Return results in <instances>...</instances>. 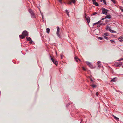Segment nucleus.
<instances>
[{
  "instance_id": "42",
  "label": "nucleus",
  "mask_w": 123,
  "mask_h": 123,
  "mask_svg": "<svg viewBox=\"0 0 123 123\" xmlns=\"http://www.w3.org/2000/svg\"><path fill=\"white\" fill-rule=\"evenodd\" d=\"M87 17V15L86 14H85V18H86Z\"/></svg>"
},
{
  "instance_id": "18",
  "label": "nucleus",
  "mask_w": 123,
  "mask_h": 123,
  "mask_svg": "<svg viewBox=\"0 0 123 123\" xmlns=\"http://www.w3.org/2000/svg\"><path fill=\"white\" fill-rule=\"evenodd\" d=\"M75 60L77 62H78V60H79V61H80V59H79L78 57H75Z\"/></svg>"
},
{
  "instance_id": "41",
  "label": "nucleus",
  "mask_w": 123,
  "mask_h": 123,
  "mask_svg": "<svg viewBox=\"0 0 123 123\" xmlns=\"http://www.w3.org/2000/svg\"><path fill=\"white\" fill-rule=\"evenodd\" d=\"M98 64V66L99 67H100L101 66V64Z\"/></svg>"
},
{
  "instance_id": "24",
  "label": "nucleus",
  "mask_w": 123,
  "mask_h": 123,
  "mask_svg": "<svg viewBox=\"0 0 123 123\" xmlns=\"http://www.w3.org/2000/svg\"><path fill=\"white\" fill-rule=\"evenodd\" d=\"M57 31L56 32H59L60 31V29L59 27H57Z\"/></svg>"
},
{
  "instance_id": "45",
  "label": "nucleus",
  "mask_w": 123,
  "mask_h": 123,
  "mask_svg": "<svg viewBox=\"0 0 123 123\" xmlns=\"http://www.w3.org/2000/svg\"><path fill=\"white\" fill-rule=\"evenodd\" d=\"M98 24V23L97 22H96V23H95L93 24V25H95V24Z\"/></svg>"
},
{
  "instance_id": "43",
  "label": "nucleus",
  "mask_w": 123,
  "mask_h": 123,
  "mask_svg": "<svg viewBox=\"0 0 123 123\" xmlns=\"http://www.w3.org/2000/svg\"><path fill=\"white\" fill-rule=\"evenodd\" d=\"M105 19H106L105 17V18H103L101 19V20H103Z\"/></svg>"
},
{
  "instance_id": "36",
  "label": "nucleus",
  "mask_w": 123,
  "mask_h": 123,
  "mask_svg": "<svg viewBox=\"0 0 123 123\" xmlns=\"http://www.w3.org/2000/svg\"><path fill=\"white\" fill-rule=\"evenodd\" d=\"M70 105V103H69L67 105H66V107H67Z\"/></svg>"
},
{
  "instance_id": "52",
  "label": "nucleus",
  "mask_w": 123,
  "mask_h": 123,
  "mask_svg": "<svg viewBox=\"0 0 123 123\" xmlns=\"http://www.w3.org/2000/svg\"><path fill=\"white\" fill-rule=\"evenodd\" d=\"M103 0H101V2H102V1H103Z\"/></svg>"
},
{
  "instance_id": "50",
  "label": "nucleus",
  "mask_w": 123,
  "mask_h": 123,
  "mask_svg": "<svg viewBox=\"0 0 123 123\" xmlns=\"http://www.w3.org/2000/svg\"><path fill=\"white\" fill-rule=\"evenodd\" d=\"M105 22H108V21H107V20H106V21H105Z\"/></svg>"
},
{
  "instance_id": "26",
  "label": "nucleus",
  "mask_w": 123,
  "mask_h": 123,
  "mask_svg": "<svg viewBox=\"0 0 123 123\" xmlns=\"http://www.w3.org/2000/svg\"><path fill=\"white\" fill-rule=\"evenodd\" d=\"M103 36L104 39H106L107 40H108V38L107 37H106V36Z\"/></svg>"
},
{
  "instance_id": "39",
  "label": "nucleus",
  "mask_w": 123,
  "mask_h": 123,
  "mask_svg": "<svg viewBox=\"0 0 123 123\" xmlns=\"http://www.w3.org/2000/svg\"><path fill=\"white\" fill-rule=\"evenodd\" d=\"M82 69L84 71L86 70V69H85V68L84 67H82Z\"/></svg>"
},
{
  "instance_id": "23",
  "label": "nucleus",
  "mask_w": 123,
  "mask_h": 123,
  "mask_svg": "<svg viewBox=\"0 0 123 123\" xmlns=\"http://www.w3.org/2000/svg\"><path fill=\"white\" fill-rule=\"evenodd\" d=\"M26 38L27 41H30L31 40V39L30 37H26Z\"/></svg>"
},
{
  "instance_id": "15",
  "label": "nucleus",
  "mask_w": 123,
  "mask_h": 123,
  "mask_svg": "<svg viewBox=\"0 0 123 123\" xmlns=\"http://www.w3.org/2000/svg\"><path fill=\"white\" fill-rule=\"evenodd\" d=\"M53 63L56 65H57V62L55 60L54 61H53Z\"/></svg>"
},
{
  "instance_id": "40",
  "label": "nucleus",
  "mask_w": 123,
  "mask_h": 123,
  "mask_svg": "<svg viewBox=\"0 0 123 123\" xmlns=\"http://www.w3.org/2000/svg\"><path fill=\"white\" fill-rule=\"evenodd\" d=\"M123 59H122V58H121V59H120L119 60H117V61H121V60H122Z\"/></svg>"
},
{
  "instance_id": "48",
  "label": "nucleus",
  "mask_w": 123,
  "mask_h": 123,
  "mask_svg": "<svg viewBox=\"0 0 123 123\" xmlns=\"http://www.w3.org/2000/svg\"><path fill=\"white\" fill-rule=\"evenodd\" d=\"M42 19H43V15H42Z\"/></svg>"
},
{
  "instance_id": "4",
  "label": "nucleus",
  "mask_w": 123,
  "mask_h": 123,
  "mask_svg": "<svg viewBox=\"0 0 123 123\" xmlns=\"http://www.w3.org/2000/svg\"><path fill=\"white\" fill-rule=\"evenodd\" d=\"M22 34L23 35L25 36H28V32L26 30L22 32Z\"/></svg>"
},
{
  "instance_id": "16",
  "label": "nucleus",
  "mask_w": 123,
  "mask_h": 123,
  "mask_svg": "<svg viewBox=\"0 0 123 123\" xmlns=\"http://www.w3.org/2000/svg\"><path fill=\"white\" fill-rule=\"evenodd\" d=\"M109 36V34L108 33L106 32L103 34V36Z\"/></svg>"
},
{
  "instance_id": "46",
  "label": "nucleus",
  "mask_w": 123,
  "mask_h": 123,
  "mask_svg": "<svg viewBox=\"0 0 123 123\" xmlns=\"http://www.w3.org/2000/svg\"><path fill=\"white\" fill-rule=\"evenodd\" d=\"M101 22V20H100L98 21V22H97L98 23V24L99 23Z\"/></svg>"
},
{
  "instance_id": "32",
  "label": "nucleus",
  "mask_w": 123,
  "mask_h": 123,
  "mask_svg": "<svg viewBox=\"0 0 123 123\" xmlns=\"http://www.w3.org/2000/svg\"><path fill=\"white\" fill-rule=\"evenodd\" d=\"M101 62L100 61H98L97 62V64H100Z\"/></svg>"
},
{
  "instance_id": "35",
  "label": "nucleus",
  "mask_w": 123,
  "mask_h": 123,
  "mask_svg": "<svg viewBox=\"0 0 123 123\" xmlns=\"http://www.w3.org/2000/svg\"><path fill=\"white\" fill-rule=\"evenodd\" d=\"M33 42V41L31 40V41H30L29 43L31 44H32V43Z\"/></svg>"
},
{
  "instance_id": "8",
  "label": "nucleus",
  "mask_w": 123,
  "mask_h": 123,
  "mask_svg": "<svg viewBox=\"0 0 123 123\" xmlns=\"http://www.w3.org/2000/svg\"><path fill=\"white\" fill-rule=\"evenodd\" d=\"M31 18H36L35 15L34 13L31 14Z\"/></svg>"
},
{
  "instance_id": "44",
  "label": "nucleus",
  "mask_w": 123,
  "mask_h": 123,
  "mask_svg": "<svg viewBox=\"0 0 123 123\" xmlns=\"http://www.w3.org/2000/svg\"><path fill=\"white\" fill-rule=\"evenodd\" d=\"M96 95L97 96H98V92H96Z\"/></svg>"
},
{
  "instance_id": "37",
  "label": "nucleus",
  "mask_w": 123,
  "mask_h": 123,
  "mask_svg": "<svg viewBox=\"0 0 123 123\" xmlns=\"http://www.w3.org/2000/svg\"><path fill=\"white\" fill-rule=\"evenodd\" d=\"M60 56H61V59H62V58H63V55H62V54H61L60 55Z\"/></svg>"
},
{
  "instance_id": "14",
  "label": "nucleus",
  "mask_w": 123,
  "mask_h": 123,
  "mask_svg": "<svg viewBox=\"0 0 123 123\" xmlns=\"http://www.w3.org/2000/svg\"><path fill=\"white\" fill-rule=\"evenodd\" d=\"M50 29L49 28H47L46 29V32L48 33H49L50 32Z\"/></svg>"
},
{
  "instance_id": "11",
  "label": "nucleus",
  "mask_w": 123,
  "mask_h": 123,
  "mask_svg": "<svg viewBox=\"0 0 123 123\" xmlns=\"http://www.w3.org/2000/svg\"><path fill=\"white\" fill-rule=\"evenodd\" d=\"M112 116L117 121H119V119L118 117H117L116 116H115L113 115Z\"/></svg>"
},
{
  "instance_id": "20",
  "label": "nucleus",
  "mask_w": 123,
  "mask_h": 123,
  "mask_svg": "<svg viewBox=\"0 0 123 123\" xmlns=\"http://www.w3.org/2000/svg\"><path fill=\"white\" fill-rule=\"evenodd\" d=\"M115 79H116V78H113L111 80V81L113 82H115L116 80Z\"/></svg>"
},
{
  "instance_id": "56",
  "label": "nucleus",
  "mask_w": 123,
  "mask_h": 123,
  "mask_svg": "<svg viewBox=\"0 0 123 123\" xmlns=\"http://www.w3.org/2000/svg\"><path fill=\"white\" fill-rule=\"evenodd\" d=\"M64 3H65V4L66 3L65 2H64Z\"/></svg>"
},
{
  "instance_id": "9",
  "label": "nucleus",
  "mask_w": 123,
  "mask_h": 123,
  "mask_svg": "<svg viewBox=\"0 0 123 123\" xmlns=\"http://www.w3.org/2000/svg\"><path fill=\"white\" fill-rule=\"evenodd\" d=\"M106 15V16L105 17L106 19H110L111 18V16L110 15H107V14Z\"/></svg>"
},
{
  "instance_id": "7",
  "label": "nucleus",
  "mask_w": 123,
  "mask_h": 123,
  "mask_svg": "<svg viewBox=\"0 0 123 123\" xmlns=\"http://www.w3.org/2000/svg\"><path fill=\"white\" fill-rule=\"evenodd\" d=\"M93 4L94 5H95V6H99V4L97 3L96 1H93Z\"/></svg>"
},
{
  "instance_id": "47",
  "label": "nucleus",
  "mask_w": 123,
  "mask_h": 123,
  "mask_svg": "<svg viewBox=\"0 0 123 123\" xmlns=\"http://www.w3.org/2000/svg\"><path fill=\"white\" fill-rule=\"evenodd\" d=\"M90 80H91V81H92V82L93 81V80L92 79H90Z\"/></svg>"
},
{
  "instance_id": "10",
  "label": "nucleus",
  "mask_w": 123,
  "mask_h": 123,
  "mask_svg": "<svg viewBox=\"0 0 123 123\" xmlns=\"http://www.w3.org/2000/svg\"><path fill=\"white\" fill-rule=\"evenodd\" d=\"M117 66L120 67L121 66V65L122 64V63L121 62H118L117 63Z\"/></svg>"
},
{
  "instance_id": "29",
  "label": "nucleus",
  "mask_w": 123,
  "mask_h": 123,
  "mask_svg": "<svg viewBox=\"0 0 123 123\" xmlns=\"http://www.w3.org/2000/svg\"><path fill=\"white\" fill-rule=\"evenodd\" d=\"M103 1L104 4L105 5H106L107 4L106 0H104Z\"/></svg>"
},
{
  "instance_id": "33",
  "label": "nucleus",
  "mask_w": 123,
  "mask_h": 123,
  "mask_svg": "<svg viewBox=\"0 0 123 123\" xmlns=\"http://www.w3.org/2000/svg\"><path fill=\"white\" fill-rule=\"evenodd\" d=\"M59 2L61 4H62V0H58Z\"/></svg>"
},
{
  "instance_id": "25",
  "label": "nucleus",
  "mask_w": 123,
  "mask_h": 123,
  "mask_svg": "<svg viewBox=\"0 0 123 123\" xmlns=\"http://www.w3.org/2000/svg\"><path fill=\"white\" fill-rule=\"evenodd\" d=\"M98 38L101 40L103 39V38L102 37H98Z\"/></svg>"
},
{
  "instance_id": "13",
  "label": "nucleus",
  "mask_w": 123,
  "mask_h": 123,
  "mask_svg": "<svg viewBox=\"0 0 123 123\" xmlns=\"http://www.w3.org/2000/svg\"><path fill=\"white\" fill-rule=\"evenodd\" d=\"M109 31L111 33H115L116 32V31H115L113 30H111V29Z\"/></svg>"
},
{
  "instance_id": "2",
  "label": "nucleus",
  "mask_w": 123,
  "mask_h": 123,
  "mask_svg": "<svg viewBox=\"0 0 123 123\" xmlns=\"http://www.w3.org/2000/svg\"><path fill=\"white\" fill-rule=\"evenodd\" d=\"M86 62L90 68H93V66L91 63H90L88 61H86Z\"/></svg>"
},
{
  "instance_id": "19",
  "label": "nucleus",
  "mask_w": 123,
  "mask_h": 123,
  "mask_svg": "<svg viewBox=\"0 0 123 123\" xmlns=\"http://www.w3.org/2000/svg\"><path fill=\"white\" fill-rule=\"evenodd\" d=\"M91 86L93 88H95L96 86H97L96 85L93 84H92L91 85Z\"/></svg>"
},
{
  "instance_id": "21",
  "label": "nucleus",
  "mask_w": 123,
  "mask_h": 123,
  "mask_svg": "<svg viewBox=\"0 0 123 123\" xmlns=\"http://www.w3.org/2000/svg\"><path fill=\"white\" fill-rule=\"evenodd\" d=\"M111 29V28L109 26H107L106 28V29L107 30H108L109 31L110 30V29Z\"/></svg>"
},
{
  "instance_id": "38",
  "label": "nucleus",
  "mask_w": 123,
  "mask_h": 123,
  "mask_svg": "<svg viewBox=\"0 0 123 123\" xmlns=\"http://www.w3.org/2000/svg\"><path fill=\"white\" fill-rule=\"evenodd\" d=\"M111 0V1H112L114 3V4L116 2L114 0Z\"/></svg>"
},
{
  "instance_id": "22",
  "label": "nucleus",
  "mask_w": 123,
  "mask_h": 123,
  "mask_svg": "<svg viewBox=\"0 0 123 123\" xmlns=\"http://www.w3.org/2000/svg\"><path fill=\"white\" fill-rule=\"evenodd\" d=\"M65 11L66 12L67 15L68 16H69V13L68 11L67 10H65Z\"/></svg>"
},
{
  "instance_id": "49",
  "label": "nucleus",
  "mask_w": 123,
  "mask_h": 123,
  "mask_svg": "<svg viewBox=\"0 0 123 123\" xmlns=\"http://www.w3.org/2000/svg\"><path fill=\"white\" fill-rule=\"evenodd\" d=\"M41 14L42 15H42H43V13H42L41 12Z\"/></svg>"
},
{
  "instance_id": "54",
  "label": "nucleus",
  "mask_w": 123,
  "mask_h": 123,
  "mask_svg": "<svg viewBox=\"0 0 123 123\" xmlns=\"http://www.w3.org/2000/svg\"><path fill=\"white\" fill-rule=\"evenodd\" d=\"M122 59H123L122 60H123V58H122ZM122 62L123 63V61Z\"/></svg>"
},
{
  "instance_id": "28",
  "label": "nucleus",
  "mask_w": 123,
  "mask_h": 123,
  "mask_svg": "<svg viewBox=\"0 0 123 123\" xmlns=\"http://www.w3.org/2000/svg\"><path fill=\"white\" fill-rule=\"evenodd\" d=\"M50 58H51V60L52 61V62H53V61H54L55 60L53 58H52L51 57V56L50 55Z\"/></svg>"
},
{
  "instance_id": "6",
  "label": "nucleus",
  "mask_w": 123,
  "mask_h": 123,
  "mask_svg": "<svg viewBox=\"0 0 123 123\" xmlns=\"http://www.w3.org/2000/svg\"><path fill=\"white\" fill-rule=\"evenodd\" d=\"M86 19L88 23H89L90 22V19L89 17L88 16Z\"/></svg>"
},
{
  "instance_id": "1",
  "label": "nucleus",
  "mask_w": 123,
  "mask_h": 123,
  "mask_svg": "<svg viewBox=\"0 0 123 123\" xmlns=\"http://www.w3.org/2000/svg\"><path fill=\"white\" fill-rule=\"evenodd\" d=\"M102 13L103 14H105L106 15L109 11L106 9L103 8H102Z\"/></svg>"
},
{
  "instance_id": "34",
  "label": "nucleus",
  "mask_w": 123,
  "mask_h": 123,
  "mask_svg": "<svg viewBox=\"0 0 123 123\" xmlns=\"http://www.w3.org/2000/svg\"><path fill=\"white\" fill-rule=\"evenodd\" d=\"M110 41L111 42V43H113L114 42V40H110Z\"/></svg>"
},
{
  "instance_id": "3",
  "label": "nucleus",
  "mask_w": 123,
  "mask_h": 123,
  "mask_svg": "<svg viewBox=\"0 0 123 123\" xmlns=\"http://www.w3.org/2000/svg\"><path fill=\"white\" fill-rule=\"evenodd\" d=\"M67 0L68 2V3L69 4H71L72 2L74 4L76 2L75 0H71V1H70V0Z\"/></svg>"
},
{
  "instance_id": "12",
  "label": "nucleus",
  "mask_w": 123,
  "mask_h": 123,
  "mask_svg": "<svg viewBox=\"0 0 123 123\" xmlns=\"http://www.w3.org/2000/svg\"><path fill=\"white\" fill-rule=\"evenodd\" d=\"M28 11L31 14L34 13L32 10L31 9H29Z\"/></svg>"
},
{
  "instance_id": "55",
  "label": "nucleus",
  "mask_w": 123,
  "mask_h": 123,
  "mask_svg": "<svg viewBox=\"0 0 123 123\" xmlns=\"http://www.w3.org/2000/svg\"><path fill=\"white\" fill-rule=\"evenodd\" d=\"M122 67L123 68V65L122 66Z\"/></svg>"
},
{
  "instance_id": "51",
  "label": "nucleus",
  "mask_w": 123,
  "mask_h": 123,
  "mask_svg": "<svg viewBox=\"0 0 123 123\" xmlns=\"http://www.w3.org/2000/svg\"><path fill=\"white\" fill-rule=\"evenodd\" d=\"M122 11L123 12V9H121Z\"/></svg>"
},
{
  "instance_id": "5",
  "label": "nucleus",
  "mask_w": 123,
  "mask_h": 123,
  "mask_svg": "<svg viewBox=\"0 0 123 123\" xmlns=\"http://www.w3.org/2000/svg\"><path fill=\"white\" fill-rule=\"evenodd\" d=\"M118 40L119 41L121 42H123V36H121L120 37Z\"/></svg>"
},
{
  "instance_id": "53",
  "label": "nucleus",
  "mask_w": 123,
  "mask_h": 123,
  "mask_svg": "<svg viewBox=\"0 0 123 123\" xmlns=\"http://www.w3.org/2000/svg\"><path fill=\"white\" fill-rule=\"evenodd\" d=\"M56 55H57V52H56Z\"/></svg>"
},
{
  "instance_id": "17",
  "label": "nucleus",
  "mask_w": 123,
  "mask_h": 123,
  "mask_svg": "<svg viewBox=\"0 0 123 123\" xmlns=\"http://www.w3.org/2000/svg\"><path fill=\"white\" fill-rule=\"evenodd\" d=\"M19 37L22 39H23L25 37L24 36L22 35H19Z\"/></svg>"
},
{
  "instance_id": "31",
  "label": "nucleus",
  "mask_w": 123,
  "mask_h": 123,
  "mask_svg": "<svg viewBox=\"0 0 123 123\" xmlns=\"http://www.w3.org/2000/svg\"><path fill=\"white\" fill-rule=\"evenodd\" d=\"M102 24V23L100 24H98L97 25V26L98 27H99L100 26V25H101Z\"/></svg>"
},
{
  "instance_id": "27",
  "label": "nucleus",
  "mask_w": 123,
  "mask_h": 123,
  "mask_svg": "<svg viewBox=\"0 0 123 123\" xmlns=\"http://www.w3.org/2000/svg\"><path fill=\"white\" fill-rule=\"evenodd\" d=\"M56 34H57V35L58 36L59 38H60L61 37L60 36V35L59 34V32H58V33L56 32Z\"/></svg>"
},
{
  "instance_id": "30",
  "label": "nucleus",
  "mask_w": 123,
  "mask_h": 123,
  "mask_svg": "<svg viewBox=\"0 0 123 123\" xmlns=\"http://www.w3.org/2000/svg\"><path fill=\"white\" fill-rule=\"evenodd\" d=\"M97 14V13L96 12H94L91 15L92 16H93V15H95Z\"/></svg>"
}]
</instances>
